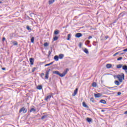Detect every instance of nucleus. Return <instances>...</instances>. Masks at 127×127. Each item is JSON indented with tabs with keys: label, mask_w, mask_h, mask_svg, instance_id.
I'll list each match as a JSON object with an SVG mask.
<instances>
[{
	"label": "nucleus",
	"mask_w": 127,
	"mask_h": 127,
	"mask_svg": "<svg viewBox=\"0 0 127 127\" xmlns=\"http://www.w3.org/2000/svg\"><path fill=\"white\" fill-rule=\"evenodd\" d=\"M43 76H44V73H42L41 74V77H42Z\"/></svg>",
	"instance_id": "e433bc0d"
},
{
	"label": "nucleus",
	"mask_w": 127,
	"mask_h": 127,
	"mask_svg": "<svg viewBox=\"0 0 127 127\" xmlns=\"http://www.w3.org/2000/svg\"><path fill=\"white\" fill-rule=\"evenodd\" d=\"M125 115H127V111H126L125 113H124Z\"/></svg>",
	"instance_id": "79ce46f5"
},
{
	"label": "nucleus",
	"mask_w": 127,
	"mask_h": 127,
	"mask_svg": "<svg viewBox=\"0 0 127 127\" xmlns=\"http://www.w3.org/2000/svg\"><path fill=\"white\" fill-rule=\"evenodd\" d=\"M122 67H123V64H118L117 65V68H118V69H120V68H122Z\"/></svg>",
	"instance_id": "412c9836"
},
{
	"label": "nucleus",
	"mask_w": 127,
	"mask_h": 127,
	"mask_svg": "<svg viewBox=\"0 0 127 127\" xmlns=\"http://www.w3.org/2000/svg\"><path fill=\"white\" fill-rule=\"evenodd\" d=\"M83 106L84 107V108H88V105H86V103L83 102L82 103Z\"/></svg>",
	"instance_id": "4be33fe9"
},
{
	"label": "nucleus",
	"mask_w": 127,
	"mask_h": 127,
	"mask_svg": "<svg viewBox=\"0 0 127 127\" xmlns=\"http://www.w3.org/2000/svg\"><path fill=\"white\" fill-rule=\"evenodd\" d=\"M117 78H118L119 82L122 83L123 82V80H125V74H124V73H122L121 75H117Z\"/></svg>",
	"instance_id": "f257e3e1"
},
{
	"label": "nucleus",
	"mask_w": 127,
	"mask_h": 127,
	"mask_svg": "<svg viewBox=\"0 0 127 127\" xmlns=\"http://www.w3.org/2000/svg\"><path fill=\"white\" fill-rule=\"evenodd\" d=\"M81 45H82L80 44V45H79V47H81Z\"/></svg>",
	"instance_id": "09e8293b"
},
{
	"label": "nucleus",
	"mask_w": 127,
	"mask_h": 127,
	"mask_svg": "<svg viewBox=\"0 0 127 127\" xmlns=\"http://www.w3.org/2000/svg\"><path fill=\"white\" fill-rule=\"evenodd\" d=\"M68 71H69V69L66 68V70L65 71H64L63 73H60L59 76L62 77H64L65 76V75H66V74H67V72H68Z\"/></svg>",
	"instance_id": "f03ea898"
},
{
	"label": "nucleus",
	"mask_w": 127,
	"mask_h": 127,
	"mask_svg": "<svg viewBox=\"0 0 127 127\" xmlns=\"http://www.w3.org/2000/svg\"><path fill=\"white\" fill-rule=\"evenodd\" d=\"M51 97H52V95H48L47 96V97L45 98L46 101H48V100L50 99L51 98Z\"/></svg>",
	"instance_id": "1a4fd4ad"
},
{
	"label": "nucleus",
	"mask_w": 127,
	"mask_h": 127,
	"mask_svg": "<svg viewBox=\"0 0 127 127\" xmlns=\"http://www.w3.org/2000/svg\"><path fill=\"white\" fill-rule=\"evenodd\" d=\"M2 70H5V68L4 67L2 68Z\"/></svg>",
	"instance_id": "37998d69"
},
{
	"label": "nucleus",
	"mask_w": 127,
	"mask_h": 127,
	"mask_svg": "<svg viewBox=\"0 0 127 127\" xmlns=\"http://www.w3.org/2000/svg\"><path fill=\"white\" fill-rule=\"evenodd\" d=\"M54 58L56 61H58L59 57H58V56H55Z\"/></svg>",
	"instance_id": "dca6fc26"
},
{
	"label": "nucleus",
	"mask_w": 127,
	"mask_h": 127,
	"mask_svg": "<svg viewBox=\"0 0 127 127\" xmlns=\"http://www.w3.org/2000/svg\"><path fill=\"white\" fill-rule=\"evenodd\" d=\"M81 36H82V35L81 33H78L75 35V37H76L77 38H79L80 37H81Z\"/></svg>",
	"instance_id": "423d86ee"
},
{
	"label": "nucleus",
	"mask_w": 127,
	"mask_h": 127,
	"mask_svg": "<svg viewBox=\"0 0 127 127\" xmlns=\"http://www.w3.org/2000/svg\"><path fill=\"white\" fill-rule=\"evenodd\" d=\"M102 96V94L101 93H94V97L95 98H100V97Z\"/></svg>",
	"instance_id": "39448f33"
},
{
	"label": "nucleus",
	"mask_w": 127,
	"mask_h": 127,
	"mask_svg": "<svg viewBox=\"0 0 127 127\" xmlns=\"http://www.w3.org/2000/svg\"><path fill=\"white\" fill-rule=\"evenodd\" d=\"M37 89H38V90H41V89H42V86L38 85L37 87Z\"/></svg>",
	"instance_id": "5701e85b"
},
{
	"label": "nucleus",
	"mask_w": 127,
	"mask_h": 127,
	"mask_svg": "<svg viewBox=\"0 0 127 127\" xmlns=\"http://www.w3.org/2000/svg\"><path fill=\"white\" fill-rule=\"evenodd\" d=\"M35 70H36V67H34L32 69V72H34V71H35Z\"/></svg>",
	"instance_id": "7c9ffc66"
},
{
	"label": "nucleus",
	"mask_w": 127,
	"mask_h": 127,
	"mask_svg": "<svg viewBox=\"0 0 127 127\" xmlns=\"http://www.w3.org/2000/svg\"><path fill=\"white\" fill-rule=\"evenodd\" d=\"M83 51L86 54H89V51H88V49H87L86 48L84 49Z\"/></svg>",
	"instance_id": "f8f14e48"
},
{
	"label": "nucleus",
	"mask_w": 127,
	"mask_h": 127,
	"mask_svg": "<svg viewBox=\"0 0 127 127\" xmlns=\"http://www.w3.org/2000/svg\"><path fill=\"white\" fill-rule=\"evenodd\" d=\"M106 67L108 68V69H110L111 68H112V64H108L106 65Z\"/></svg>",
	"instance_id": "9d476101"
},
{
	"label": "nucleus",
	"mask_w": 127,
	"mask_h": 127,
	"mask_svg": "<svg viewBox=\"0 0 127 127\" xmlns=\"http://www.w3.org/2000/svg\"><path fill=\"white\" fill-rule=\"evenodd\" d=\"M123 54H124V53H122V54H121V55H123Z\"/></svg>",
	"instance_id": "8fccbe9b"
},
{
	"label": "nucleus",
	"mask_w": 127,
	"mask_h": 127,
	"mask_svg": "<svg viewBox=\"0 0 127 127\" xmlns=\"http://www.w3.org/2000/svg\"><path fill=\"white\" fill-rule=\"evenodd\" d=\"M0 3H1V1H0Z\"/></svg>",
	"instance_id": "3c124183"
},
{
	"label": "nucleus",
	"mask_w": 127,
	"mask_h": 127,
	"mask_svg": "<svg viewBox=\"0 0 127 127\" xmlns=\"http://www.w3.org/2000/svg\"><path fill=\"white\" fill-rule=\"evenodd\" d=\"M50 71H51V69H49L48 70L46 71L45 79H48V76H49V73H50Z\"/></svg>",
	"instance_id": "20e7f679"
},
{
	"label": "nucleus",
	"mask_w": 127,
	"mask_h": 127,
	"mask_svg": "<svg viewBox=\"0 0 127 127\" xmlns=\"http://www.w3.org/2000/svg\"><path fill=\"white\" fill-rule=\"evenodd\" d=\"M123 70H125V72H127V65L123 66Z\"/></svg>",
	"instance_id": "ddd939ff"
},
{
	"label": "nucleus",
	"mask_w": 127,
	"mask_h": 127,
	"mask_svg": "<svg viewBox=\"0 0 127 127\" xmlns=\"http://www.w3.org/2000/svg\"><path fill=\"white\" fill-rule=\"evenodd\" d=\"M45 118H46V116H43L42 117V120H43L44 119H45Z\"/></svg>",
	"instance_id": "c9c22d12"
},
{
	"label": "nucleus",
	"mask_w": 127,
	"mask_h": 127,
	"mask_svg": "<svg viewBox=\"0 0 127 127\" xmlns=\"http://www.w3.org/2000/svg\"><path fill=\"white\" fill-rule=\"evenodd\" d=\"M122 93H121V92H118V96H120V95H121Z\"/></svg>",
	"instance_id": "ea45409f"
},
{
	"label": "nucleus",
	"mask_w": 127,
	"mask_h": 127,
	"mask_svg": "<svg viewBox=\"0 0 127 127\" xmlns=\"http://www.w3.org/2000/svg\"><path fill=\"white\" fill-rule=\"evenodd\" d=\"M31 42H32V43H33V42H34V37H32V38L31 39Z\"/></svg>",
	"instance_id": "cd10ccee"
},
{
	"label": "nucleus",
	"mask_w": 127,
	"mask_h": 127,
	"mask_svg": "<svg viewBox=\"0 0 127 127\" xmlns=\"http://www.w3.org/2000/svg\"><path fill=\"white\" fill-rule=\"evenodd\" d=\"M102 83H103V81H102Z\"/></svg>",
	"instance_id": "603ef678"
},
{
	"label": "nucleus",
	"mask_w": 127,
	"mask_h": 127,
	"mask_svg": "<svg viewBox=\"0 0 127 127\" xmlns=\"http://www.w3.org/2000/svg\"><path fill=\"white\" fill-rule=\"evenodd\" d=\"M101 112H105V110H101Z\"/></svg>",
	"instance_id": "c03bdc74"
},
{
	"label": "nucleus",
	"mask_w": 127,
	"mask_h": 127,
	"mask_svg": "<svg viewBox=\"0 0 127 127\" xmlns=\"http://www.w3.org/2000/svg\"><path fill=\"white\" fill-rule=\"evenodd\" d=\"M100 103H101V104H107V102L105 100H100Z\"/></svg>",
	"instance_id": "a211bd4d"
},
{
	"label": "nucleus",
	"mask_w": 127,
	"mask_h": 127,
	"mask_svg": "<svg viewBox=\"0 0 127 127\" xmlns=\"http://www.w3.org/2000/svg\"><path fill=\"white\" fill-rule=\"evenodd\" d=\"M92 87H97V83L96 82H93L92 84Z\"/></svg>",
	"instance_id": "393cba45"
},
{
	"label": "nucleus",
	"mask_w": 127,
	"mask_h": 127,
	"mask_svg": "<svg viewBox=\"0 0 127 127\" xmlns=\"http://www.w3.org/2000/svg\"><path fill=\"white\" fill-rule=\"evenodd\" d=\"M108 88V89H111V87H107Z\"/></svg>",
	"instance_id": "a18cd8bd"
},
{
	"label": "nucleus",
	"mask_w": 127,
	"mask_h": 127,
	"mask_svg": "<svg viewBox=\"0 0 127 127\" xmlns=\"http://www.w3.org/2000/svg\"><path fill=\"white\" fill-rule=\"evenodd\" d=\"M63 57H64V55H63V54H60V55H59V58L60 59H63Z\"/></svg>",
	"instance_id": "2eb2a0df"
},
{
	"label": "nucleus",
	"mask_w": 127,
	"mask_h": 127,
	"mask_svg": "<svg viewBox=\"0 0 127 127\" xmlns=\"http://www.w3.org/2000/svg\"><path fill=\"white\" fill-rule=\"evenodd\" d=\"M27 29L28 30H31V29L29 27V26H27Z\"/></svg>",
	"instance_id": "473e14b6"
},
{
	"label": "nucleus",
	"mask_w": 127,
	"mask_h": 127,
	"mask_svg": "<svg viewBox=\"0 0 127 127\" xmlns=\"http://www.w3.org/2000/svg\"><path fill=\"white\" fill-rule=\"evenodd\" d=\"M86 121L88 122V123H91V122H92V119L87 118L86 119Z\"/></svg>",
	"instance_id": "aec40b11"
},
{
	"label": "nucleus",
	"mask_w": 127,
	"mask_h": 127,
	"mask_svg": "<svg viewBox=\"0 0 127 127\" xmlns=\"http://www.w3.org/2000/svg\"><path fill=\"white\" fill-rule=\"evenodd\" d=\"M48 45H49L48 44V43H47V42H46L44 44V46H45V47H47V46H48Z\"/></svg>",
	"instance_id": "b1692460"
},
{
	"label": "nucleus",
	"mask_w": 127,
	"mask_h": 127,
	"mask_svg": "<svg viewBox=\"0 0 127 127\" xmlns=\"http://www.w3.org/2000/svg\"><path fill=\"white\" fill-rule=\"evenodd\" d=\"M21 112H23V114H25V113H26V112H27V110H26V108H24V107L22 108L20 111H19V113H21Z\"/></svg>",
	"instance_id": "7ed1b4c3"
},
{
	"label": "nucleus",
	"mask_w": 127,
	"mask_h": 127,
	"mask_svg": "<svg viewBox=\"0 0 127 127\" xmlns=\"http://www.w3.org/2000/svg\"><path fill=\"white\" fill-rule=\"evenodd\" d=\"M118 54H119V53H116V54H115L113 56L115 57V56H117V55H118Z\"/></svg>",
	"instance_id": "72a5a7b5"
},
{
	"label": "nucleus",
	"mask_w": 127,
	"mask_h": 127,
	"mask_svg": "<svg viewBox=\"0 0 127 127\" xmlns=\"http://www.w3.org/2000/svg\"><path fill=\"white\" fill-rule=\"evenodd\" d=\"M124 52H127V49H126L123 50Z\"/></svg>",
	"instance_id": "4c0bfd02"
},
{
	"label": "nucleus",
	"mask_w": 127,
	"mask_h": 127,
	"mask_svg": "<svg viewBox=\"0 0 127 127\" xmlns=\"http://www.w3.org/2000/svg\"><path fill=\"white\" fill-rule=\"evenodd\" d=\"M91 101H92L93 102V99L92 98L91 99Z\"/></svg>",
	"instance_id": "de8ad7c7"
},
{
	"label": "nucleus",
	"mask_w": 127,
	"mask_h": 127,
	"mask_svg": "<svg viewBox=\"0 0 127 127\" xmlns=\"http://www.w3.org/2000/svg\"><path fill=\"white\" fill-rule=\"evenodd\" d=\"M4 40H5V38L3 37L2 38V41H4Z\"/></svg>",
	"instance_id": "a19ab883"
},
{
	"label": "nucleus",
	"mask_w": 127,
	"mask_h": 127,
	"mask_svg": "<svg viewBox=\"0 0 127 127\" xmlns=\"http://www.w3.org/2000/svg\"><path fill=\"white\" fill-rule=\"evenodd\" d=\"M115 85H117V86H119L120 83V82L119 81L116 80V81H115Z\"/></svg>",
	"instance_id": "6ab92c4d"
},
{
	"label": "nucleus",
	"mask_w": 127,
	"mask_h": 127,
	"mask_svg": "<svg viewBox=\"0 0 127 127\" xmlns=\"http://www.w3.org/2000/svg\"><path fill=\"white\" fill-rule=\"evenodd\" d=\"M123 59V57H120L117 59L118 61H120V60H122Z\"/></svg>",
	"instance_id": "2f4dec72"
},
{
	"label": "nucleus",
	"mask_w": 127,
	"mask_h": 127,
	"mask_svg": "<svg viewBox=\"0 0 127 127\" xmlns=\"http://www.w3.org/2000/svg\"><path fill=\"white\" fill-rule=\"evenodd\" d=\"M58 39V37L57 36H55V37H54V40L55 41L56 40H57Z\"/></svg>",
	"instance_id": "c756f323"
},
{
	"label": "nucleus",
	"mask_w": 127,
	"mask_h": 127,
	"mask_svg": "<svg viewBox=\"0 0 127 127\" xmlns=\"http://www.w3.org/2000/svg\"><path fill=\"white\" fill-rule=\"evenodd\" d=\"M53 64V62H52V63H51L50 64H45V66H50V65H52Z\"/></svg>",
	"instance_id": "a878e982"
},
{
	"label": "nucleus",
	"mask_w": 127,
	"mask_h": 127,
	"mask_svg": "<svg viewBox=\"0 0 127 127\" xmlns=\"http://www.w3.org/2000/svg\"><path fill=\"white\" fill-rule=\"evenodd\" d=\"M55 1V0H50L49 1V4H52V3H53V2H54Z\"/></svg>",
	"instance_id": "f3484780"
},
{
	"label": "nucleus",
	"mask_w": 127,
	"mask_h": 127,
	"mask_svg": "<svg viewBox=\"0 0 127 127\" xmlns=\"http://www.w3.org/2000/svg\"><path fill=\"white\" fill-rule=\"evenodd\" d=\"M77 93H78V88H76L74 90L73 94H72L73 97H75V96H76V95H77Z\"/></svg>",
	"instance_id": "0eeeda50"
},
{
	"label": "nucleus",
	"mask_w": 127,
	"mask_h": 127,
	"mask_svg": "<svg viewBox=\"0 0 127 127\" xmlns=\"http://www.w3.org/2000/svg\"><path fill=\"white\" fill-rule=\"evenodd\" d=\"M53 74H56L57 75H60V72H59L58 71H53Z\"/></svg>",
	"instance_id": "4468645a"
},
{
	"label": "nucleus",
	"mask_w": 127,
	"mask_h": 127,
	"mask_svg": "<svg viewBox=\"0 0 127 127\" xmlns=\"http://www.w3.org/2000/svg\"><path fill=\"white\" fill-rule=\"evenodd\" d=\"M13 43H14V45H17V42H14Z\"/></svg>",
	"instance_id": "f704fd0d"
},
{
	"label": "nucleus",
	"mask_w": 127,
	"mask_h": 127,
	"mask_svg": "<svg viewBox=\"0 0 127 127\" xmlns=\"http://www.w3.org/2000/svg\"><path fill=\"white\" fill-rule=\"evenodd\" d=\"M29 112L30 113H35V112H36V110L34 108H31Z\"/></svg>",
	"instance_id": "9b49d317"
},
{
	"label": "nucleus",
	"mask_w": 127,
	"mask_h": 127,
	"mask_svg": "<svg viewBox=\"0 0 127 127\" xmlns=\"http://www.w3.org/2000/svg\"><path fill=\"white\" fill-rule=\"evenodd\" d=\"M54 33H55V34L57 35L59 33V30H56V31H55Z\"/></svg>",
	"instance_id": "c85d7f7f"
},
{
	"label": "nucleus",
	"mask_w": 127,
	"mask_h": 127,
	"mask_svg": "<svg viewBox=\"0 0 127 127\" xmlns=\"http://www.w3.org/2000/svg\"><path fill=\"white\" fill-rule=\"evenodd\" d=\"M71 38V34H69L67 36V40H69Z\"/></svg>",
	"instance_id": "bb28decb"
},
{
	"label": "nucleus",
	"mask_w": 127,
	"mask_h": 127,
	"mask_svg": "<svg viewBox=\"0 0 127 127\" xmlns=\"http://www.w3.org/2000/svg\"><path fill=\"white\" fill-rule=\"evenodd\" d=\"M91 101H92L93 102V99L92 98L91 99Z\"/></svg>",
	"instance_id": "49530a36"
},
{
	"label": "nucleus",
	"mask_w": 127,
	"mask_h": 127,
	"mask_svg": "<svg viewBox=\"0 0 127 127\" xmlns=\"http://www.w3.org/2000/svg\"><path fill=\"white\" fill-rule=\"evenodd\" d=\"M92 38V37L91 36L88 37V39H91Z\"/></svg>",
	"instance_id": "58836bf2"
},
{
	"label": "nucleus",
	"mask_w": 127,
	"mask_h": 127,
	"mask_svg": "<svg viewBox=\"0 0 127 127\" xmlns=\"http://www.w3.org/2000/svg\"><path fill=\"white\" fill-rule=\"evenodd\" d=\"M30 63L31 65H33V64L34 63V59L30 58Z\"/></svg>",
	"instance_id": "6e6552de"
}]
</instances>
